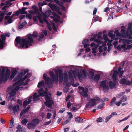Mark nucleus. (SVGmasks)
<instances>
[{"mask_svg":"<svg viewBox=\"0 0 132 132\" xmlns=\"http://www.w3.org/2000/svg\"><path fill=\"white\" fill-rule=\"evenodd\" d=\"M96 121L98 122H101L102 121V118L99 117L97 119Z\"/></svg>","mask_w":132,"mask_h":132,"instance_id":"obj_53","label":"nucleus"},{"mask_svg":"<svg viewBox=\"0 0 132 132\" xmlns=\"http://www.w3.org/2000/svg\"><path fill=\"white\" fill-rule=\"evenodd\" d=\"M51 13L52 12L51 10H49L47 11L45 14H43V20L44 18L46 19L45 17L46 18L50 17L49 15L51 14Z\"/></svg>","mask_w":132,"mask_h":132,"instance_id":"obj_26","label":"nucleus"},{"mask_svg":"<svg viewBox=\"0 0 132 132\" xmlns=\"http://www.w3.org/2000/svg\"><path fill=\"white\" fill-rule=\"evenodd\" d=\"M69 116V117L68 118V119H70V120H71V119L73 118V116L72 114V113L70 112H67Z\"/></svg>","mask_w":132,"mask_h":132,"instance_id":"obj_47","label":"nucleus"},{"mask_svg":"<svg viewBox=\"0 0 132 132\" xmlns=\"http://www.w3.org/2000/svg\"><path fill=\"white\" fill-rule=\"evenodd\" d=\"M120 100L121 101V102H123L126 101L127 100V97L126 96H124L122 97L120 99Z\"/></svg>","mask_w":132,"mask_h":132,"instance_id":"obj_42","label":"nucleus"},{"mask_svg":"<svg viewBox=\"0 0 132 132\" xmlns=\"http://www.w3.org/2000/svg\"><path fill=\"white\" fill-rule=\"evenodd\" d=\"M5 68L4 67L0 68V73L1 71L0 81L1 83H2V82H5L9 77L10 70L9 69H7L6 71V73L5 74Z\"/></svg>","mask_w":132,"mask_h":132,"instance_id":"obj_7","label":"nucleus"},{"mask_svg":"<svg viewBox=\"0 0 132 132\" xmlns=\"http://www.w3.org/2000/svg\"><path fill=\"white\" fill-rule=\"evenodd\" d=\"M73 105L71 110L74 112L76 111L80 107V105L78 104L75 103Z\"/></svg>","mask_w":132,"mask_h":132,"instance_id":"obj_21","label":"nucleus"},{"mask_svg":"<svg viewBox=\"0 0 132 132\" xmlns=\"http://www.w3.org/2000/svg\"><path fill=\"white\" fill-rule=\"evenodd\" d=\"M31 75L30 73H28L23 79H20L18 82L14 84L13 85L10 86L7 89V92H8L6 97L9 100L12 101L14 99V97L16 94V92L19 89L20 86L22 85H25L28 83L29 79H27L24 82L23 81L28 77Z\"/></svg>","mask_w":132,"mask_h":132,"instance_id":"obj_3","label":"nucleus"},{"mask_svg":"<svg viewBox=\"0 0 132 132\" xmlns=\"http://www.w3.org/2000/svg\"><path fill=\"white\" fill-rule=\"evenodd\" d=\"M35 127L36 126L31 122L28 123L27 127L28 128L30 129H34L35 128Z\"/></svg>","mask_w":132,"mask_h":132,"instance_id":"obj_27","label":"nucleus"},{"mask_svg":"<svg viewBox=\"0 0 132 132\" xmlns=\"http://www.w3.org/2000/svg\"><path fill=\"white\" fill-rule=\"evenodd\" d=\"M89 40L87 39H85L82 42V44L84 45H86L87 46H89V43L88 42Z\"/></svg>","mask_w":132,"mask_h":132,"instance_id":"obj_36","label":"nucleus"},{"mask_svg":"<svg viewBox=\"0 0 132 132\" xmlns=\"http://www.w3.org/2000/svg\"><path fill=\"white\" fill-rule=\"evenodd\" d=\"M18 74L17 73V71L16 70H14L11 73L10 75V76L9 78V79L10 80H11L16 75V76L14 79V81H16L18 80L20 78H19L18 79V78L17 77V75H18Z\"/></svg>","mask_w":132,"mask_h":132,"instance_id":"obj_14","label":"nucleus"},{"mask_svg":"<svg viewBox=\"0 0 132 132\" xmlns=\"http://www.w3.org/2000/svg\"><path fill=\"white\" fill-rule=\"evenodd\" d=\"M28 69H26V70H25L24 71V74L22 72H20V73H19V74L17 75V77L18 78V79L19 78H20L22 76H23L26 73L28 72Z\"/></svg>","mask_w":132,"mask_h":132,"instance_id":"obj_29","label":"nucleus"},{"mask_svg":"<svg viewBox=\"0 0 132 132\" xmlns=\"http://www.w3.org/2000/svg\"><path fill=\"white\" fill-rule=\"evenodd\" d=\"M90 46L91 47L93 48L92 49L93 51L92 53H94V55H96L95 53L96 52L97 48L99 45L98 44L96 45L95 43H93L90 44Z\"/></svg>","mask_w":132,"mask_h":132,"instance_id":"obj_16","label":"nucleus"},{"mask_svg":"<svg viewBox=\"0 0 132 132\" xmlns=\"http://www.w3.org/2000/svg\"><path fill=\"white\" fill-rule=\"evenodd\" d=\"M44 82L43 80H41L39 82L38 85V88L42 87H44Z\"/></svg>","mask_w":132,"mask_h":132,"instance_id":"obj_31","label":"nucleus"},{"mask_svg":"<svg viewBox=\"0 0 132 132\" xmlns=\"http://www.w3.org/2000/svg\"><path fill=\"white\" fill-rule=\"evenodd\" d=\"M118 75V73L117 70L114 69L112 71L110 75L112 76V79L108 81L105 80L101 81L100 83V86L102 88L103 91L105 92H108L110 88L111 89L116 87V84L118 82V80L117 76Z\"/></svg>","mask_w":132,"mask_h":132,"instance_id":"obj_4","label":"nucleus"},{"mask_svg":"<svg viewBox=\"0 0 132 132\" xmlns=\"http://www.w3.org/2000/svg\"><path fill=\"white\" fill-rule=\"evenodd\" d=\"M75 120L78 123L81 122H83V119L79 117H77L75 118Z\"/></svg>","mask_w":132,"mask_h":132,"instance_id":"obj_35","label":"nucleus"},{"mask_svg":"<svg viewBox=\"0 0 132 132\" xmlns=\"http://www.w3.org/2000/svg\"><path fill=\"white\" fill-rule=\"evenodd\" d=\"M1 38L0 39V50L2 49L5 43V36L4 34L1 35Z\"/></svg>","mask_w":132,"mask_h":132,"instance_id":"obj_15","label":"nucleus"},{"mask_svg":"<svg viewBox=\"0 0 132 132\" xmlns=\"http://www.w3.org/2000/svg\"><path fill=\"white\" fill-rule=\"evenodd\" d=\"M56 112L55 110L53 111V116L54 118H55L56 116Z\"/></svg>","mask_w":132,"mask_h":132,"instance_id":"obj_58","label":"nucleus"},{"mask_svg":"<svg viewBox=\"0 0 132 132\" xmlns=\"http://www.w3.org/2000/svg\"><path fill=\"white\" fill-rule=\"evenodd\" d=\"M9 108L10 110V113L13 115H14L20 110L19 106L18 104L15 105L13 106L10 105L9 106Z\"/></svg>","mask_w":132,"mask_h":132,"instance_id":"obj_10","label":"nucleus"},{"mask_svg":"<svg viewBox=\"0 0 132 132\" xmlns=\"http://www.w3.org/2000/svg\"><path fill=\"white\" fill-rule=\"evenodd\" d=\"M122 46H123V45H120L117 47V49L119 50H121V48H122Z\"/></svg>","mask_w":132,"mask_h":132,"instance_id":"obj_56","label":"nucleus"},{"mask_svg":"<svg viewBox=\"0 0 132 132\" xmlns=\"http://www.w3.org/2000/svg\"><path fill=\"white\" fill-rule=\"evenodd\" d=\"M17 129L18 130H17V132H22V128L21 127L20 125H18L17 127Z\"/></svg>","mask_w":132,"mask_h":132,"instance_id":"obj_44","label":"nucleus"},{"mask_svg":"<svg viewBox=\"0 0 132 132\" xmlns=\"http://www.w3.org/2000/svg\"><path fill=\"white\" fill-rule=\"evenodd\" d=\"M99 99L100 98L98 97H96L89 101L87 103L85 106V110H88L92 107L96 105L97 103L98 102Z\"/></svg>","mask_w":132,"mask_h":132,"instance_id":"obj_9","label":"nucleus"},{"mask_svg":"<svg viewBox=\"0 0 132 132\" xmlns=\"http://www.w3.org/2000/svg\"><path fill=\"white\" fill-rule=\"evenodd\" d=\"M38 36V34L36 32L34 31L32 34H29L27 35L25 39L20 38V37H17L15 39V45L16 46L19 48H23L24 46L26 48L31 46L34 40L32 37H36Z\"/></svg>","mask_w":132,"mask_h":132,"instance_id":"obj_5","label":"nucleus"},{"mask_svg":"<svg viewBox=\"0 0 132 132\" xmlns=\"http://www.w3.org/2000/svg\"><path fill=\"white\" fill-rule=\"evenodd\" d=\"M87 73L84 70H83L80 73H78L76 75L77 76L80 80L86 78Z\"/></svg>","mask_w":132,"mask_h":132,"instance_id":"obj_12","label":"nucleus"},{"mask_svg":"<svg viewBox=\"0 0 132 132\" xmlns=\"http://www.w3.org/2000/svg\"><path fill=\"white\" fill-rule=\"evenodd\" d=\"M79 93L80 95L84 97H86L88 96L87 92L88 89L87 88H84L82 87H79Z\"/></svg>","mask_w":132,"mask_h":132,"instance_id":"obj_11","label":"nucleus"},{"mask_svg":"<svg viewBox=\"0 0 132 132\" xmlns=\"http://www.w3.org/2000/svg\"><path fill=\"white\" fill-rule=\"evenodd\" d=\"M55 0V1L56 2V3L57 4L59 5H60L62 7V9L63 10H65V7L64 6H62V4H61L60 3V2H59V1L58 0Z\"/></svg>","mask_w":132,"mask_h":132,"instance_id":"obj_40","label":"nucleus"},{"mask_svg":"<svg viewBox=\"0 0 132 132\" xmlns=\"http://www.w3.org/2000/svg\"><path fill=\"white\" fill-rule=\"evenodd\" d=\"M100 77V76L99 75L97 74L95 76H94L93 80H94L96 81H97L99 80Z\"/></svg>","mask_w":132,"mask_h":132,"instance_id":"obj_41","label":"nucleus"},{"mask_svg":"<svg viewBox=\"0 0 132 132\" xmlns=\"http://www.w3.org/2000/svg\"><path fill=\"white\" fill-rule=\"evenodd\" d=\"M70 121V119H68L66 120L65 121H64L62 123V125H65L68 122H69Z\"/></svg>","mask_w":132,"mask_h":132,"instance_id":"obj_50","label":"nucleus"},{"mask_svg":"<svg viewBox=\"0 0 132 132\" xmlns=\"http://www.w3.org/2000/svg\"><path fill=\"white\" fill-rule=\"evenodd\" d=\"M55 0V1L56 2V3L57 4L59 5H60L62 7V9L63 10H65V7L64 6H62V4H61L60 3V2H59V1L58 0Z\"/></svg>","mask_w":132,"mask_h":132,"instance_id":"obj_39","label":"nucleus"},{"mask_svg":"<svg viewBox=\"0 0 132 132\" xmlns=\"http://www.w3.org/2000/svg\"><path fill=\"white\" fill-rule=\"evenodd\" d=\"M27 23L26 21H24L23 22L22 24V26H21V27H20L21 24H19L18 26V28L19 29H21L23 26H25L26 24Z\"/></svg>","mask_w":132,"mask_h":132,"instance_id":"obj_43","label":"nucleus"},{"mask_svg":"<svg viewBox=\"0 0 132 132\" xmlns=\"http://www.w3.org/2000/svg\"><path fill=\"white\" fill-rule=\"evenodd\" d=\"M89 46H87V45H85L84 46V47L85 48L86 53L88 52L90 50V49L88 47Z\"/></svg>","mask_w":132,"mask_h":132,"instance_id":"obj_37","label":"nucleus"},{"mask_svg":"<svg viewBox=\"0 0 132 132\" xmlns=\"http://www.w3.org/2000/svg\"><path fill=\"white\" fill-rule=\"evenodd\" d=\"M120 82L121 84H125L128 85L131 84V81L128 80H127L125 79H122L120 80Z\"/></svg>","mask_w":132,"mask_h":132,"instance_id":"obj_22","label":"nucleus"},{"mask_svg":"<svg viewBox=\"0 0 132 132\" xmlns=\"http://www.w3.org/2000/svg\"><path fill=\"white\" fill-rule=\"evenodd\" d=\"M95 71L92 69L89 70V76L90 77L91 81H93L94 77V74Z\"/></svg>","mask_w":132,"mask_h":132,"instance_id":"obj_20","label":"nucleus"},{"mask_svg":"<svg viewBox=\"0 0 132 132\" xmlns=\"http://www.w3.org/2000/svg\"><path fill=\"white\" fill-rule=\"evenodd\" d=\"M116 100V98L114 97L113 98L110 103V105L111 106H113Z\"/></svg>","mask_w":132,"mask_h":132,"instance_id":"obj_38","label":"nucleus"},{"mask_svg":"<svg viewBox=\"0 0 132 132\" xmlns=\"http://www.w3.org/2000/svg\"><path fill=\"white\" fill-rule=\"evenodd\" d=\"M123 63H121L120 64V66L118 68V71L119 73V77L120 78L122 77V75L123 72V71H120L122 68V67H123Z\"/></svg>","mask_w":132,"mask_h":132,"instance_id":"obj_25","label":"nucleus"},{"mask_svg":"<svg viewBox=\"0 0 132 132\" xmlns=\"http://www.w3.org/2000/svg\"><path fill=\"white\" fill-rule=\"evenodd\" d=\"M77 67L73 66L72 65H70L69 67H68L67 68L70 69L71 70H78L77 69Z\"/></svg>","mask_w":132,"mask_h":132,"instance_id":"obj_34","label":"nucleus"},{"mask_svg":"<svg viewBox=\"0 0 132 132\" xmlns=\"http://www.w3.org/2000/svg\"><path fill=\"white\" fill-rule=\"evenodd\" d=\"M65 110V109L64 108H62L61 109L59 112V113H62Z\"/></svg>","mask_w":132,"mask_h":132,"instance_id":"obj_57","label":"nucleus"},{"mask_svg":"<svg viewBox=\"0 0 132 132\" xmlns=\"http://www.w3.org/2000/svg\"><path fill=\"white\" fill-rule=\"evenodd\" d=\"M103 39H104V38H103ZM104 40H105V41L103 43V41H102V43L103 44L102 46L103 47H104L103 48V49L104 50L106 51L107 50V47H104L106 45V43H107L106 44L107 45H108V46L109 45H108L107 44V43H108V42L107 41V42H106ZM101 44H102V43ZM110 44L111 45V46H109V47H108V51L109 52H110V49H111V48H110V47L112 46V45L111 44V43Z\"/></svg>","mask_w":132,"mask_h":132,"instance_id":"obj_23","label":"nucleus"},{"mask_svg":"<svg viewBox=\"0 0 132 132\" xmlns=\"http://www.w3.org/2000/svg\"><path fill=\"white\" fill-rule=\"evenodd\" d=\"M71 102H70V101L68 102L67 104V106L68 108H69L71 105Z\"/></svg>","mask_w":132,"mask_h":132,"instance_id":"obj_61","label":"nucleus"},{"mask_svg":"<svg viewBox=\"0 0 132 132\" xmlns=\"http://www.w3.org/2000/svg\"><path fill=\"white\" fill-rule=\"evenodd\" d=\"M52 115V114L51 113H47V118L48 119H50Z\"/></svg>","mask_w":132,"mask_h":132,"instance_id":"obj_52","label":"nucleus"},{"mask_svg":"<svg viewBox=\"0 0 132 132\" xmlns=\"http://www.w3.org/2000/svg\"><path fill=\"white\" fill-rule=\"evenodd\" d=\"M122 103L121 101L120 100L119 101L116 102H115V104L117 106H119Z\"/></svg>","mask_w":132,"mask_h":132,"instance_id":"obj_49","label":"nucleus"},{"mask_svg":"<svg viewBox=\"0 0 132 132\" xmlns=\"http://www.w3.org/2000/svg\"><path fill=\"white\" fill-rule=\"evenodd\" d=\"M51 120L48 121H47V122H45V123L44 125H48L50 123H51Z\"/></svg>","mask_w":132,"mask_h":132,"instance_id":"obj_60","label":"nucleus"},{"mask_svg":"<svg viewBox=\"0 0 132 132\" xmlns=\"http://www.w3.org/2000/svg\"><path fill=\"white\" fill-rule=\"evenodd\" d=\"M31 122L35 126H36L39 123V120L38 119H34L32 120Z\"/></svg>","mask_w":132,"mask_h":132,"instance_id":"obj_28","label":"nucleus"},{"mask_svg":"<svg viewBox=\"0 0 132 132\" xmlns=\"http://www.w3.org/2000/svg\"><path fill=\"white\" fill-rule=\"evenodd\" d=\"M39 37L41 38H43L44 36V35L42 33H41L39 35Z\"/></svg>","mask_w":132,"mask_h":132,"instance_id":"obj_64","label":"nucleus"},{"mask_svg":"<svg viewBox=\"0 0 132 132\" xmlns=\"http://www.w3.org/2000/svg\"><path fill=\"white\" fill-rule=\"evenodd\" d=\"M53 16H51V18L53 19V20L55 22L58 21L60 19V17L59 15L55 13H53Z\"/></svg>","mask_w":132,"mask_h":132,"instance_id":"obj_18","label":"nucleus"},{"mask_svg":"<svg viewBox=\"0 0 132 132\" xmlns=\"http://www.w3.org/2000/svg\"><path fill=\"white\" fill-rule=\"evenodd\" d=\"M103 46H100L99 47L98 49L99 51L100 52H102L103 51Z\"/></svg>","mask_w":132,"mask_h":132,"instance_id":"obj_62","label":"nucleus"},{"mask_svg":"<svg viewBox=\"0 0 132 132\" xmlns=\"http://www.w3.org/2000/svg\"><path fill=\"white\" fill-rule=\"evenodd\" d=\"M26 17L29 19H31L32 16L31 14H28L26 15Z\"/></svg>","mask_w":132,"mask_h":132,"instance_id":"obj_55","label":"nucleus"},{"mask_svg":"<svg viewBox=\"0 0 132 132\" xmlns=\"http://www.w3.org/2000/svg\"><path fill=\"white\" fill-rule=\"evenodd\" d=\"M28 120L26 119H24L21 122L24 125L26 124Z\"/></svg>","mask_w":132,"mask_h":132,"instance_id":"obj_48","label":"nucleus"},{"mask_svg":"<svg viewBox=\"0 0 132 132\" xmlns=\"http://www.w3.org/2000/svg\"><path fill=\"white\" fill-rule=\"evenodd\" d=\"M6 13L5 12H3L2 13L0 14L1 17H2V18H3V16Z\"/></svg>","mask_w":132,"mask_h":132,"instance_id":"obj_63","label":"nucleus"},{"mask_svg":"<svg viewBox=\"0 0 132 132\" xmlns=\"http://www.w3.org/2000/svg\"><path fill=\"white\" fill-rule=\"evenodd\" d=\"M46 4V3L45 1H44L43 2H40L38 3V5L39 6H42Z\"/></svg>","mask_w":132,"mask_h":132,"instance_id":"obj_45","label":"nucleus"},{"mask_svg":"<svg viewBox=\"0 0 132 132\" xmlns=\"http://www.w3.org/2000/svg\"><path fill=\"white\" fill-rule=\"evenodd\" d=\"M30 107L29 106L25 110H23L21 111L20 114V116H22L24 114H25L27 112L28 110L30 109Z\"/></svg>","mask_w":132,"mask_h":132,"instance_id":"obj_30","label":"nucleus"},{"mask_svg":"<svg viewBox=\"0 0 132 132\" xmlns=\"http://www.w3.org/2000/svg\"><path fill=\"white\" fill-rule=\"evenodd\" d=\"M43 20L44 22L47 24V27L48 28L50 31H51L52 30V28L51 27L50 25L49 24L48 22L47 19H46L44 18Z\"/></svg>","mask_w":132,"mask_h":132,"instance_id":"obj_33","label":"nucleus"},{"mask_svg":"<svg viewBox=\"0 0 132 132\" xmlns=\"http://www.w3.org/2000/svg\"><path fill=\"white\" fill-rule=\"evenodd\" d=\"M119 42L123 44L122 48L124 50H129L132 47V44H130L132 42V40L121 38L120 39Z\"/></svg>","mask_w":132,"mask_h":132,"instance_id":"obj_8","label":"nucleus"},{"mask_svg":"<svg viewBox=\"0 0 132 132\" xmlns=\"http://www.w3.org/2000/svg\"><path fill=\"white\" fill-rule=\"evenodd\" d=\"M112 117L111 115L109 116H107L106 118V120L105 122H107Z\"/></svg>","mask_w":132,"mask_h":132,"instance_id":"obj_51","label":"nucleus"},{"mask_svg":"<svg viewBox=\"0 0 132 132\" xmlns=\"http://www.w3.org/2000/svg\"><path fill=\"white\" fill-rule=\"evenodd\" d=\"M114 33L116 34V36L117 37H116V35L112 34L111 32H109L108 34L109 36L111 38V40H110L108 38L107 35L106 34H104L103 36V38L104 40L106 42H108V43H107L108 45H109L108 47L109 48V46H111V45L110 44L112 42L113 40H116L118 39V37L120 36V34L118 32V30H116L114 32Z\"/></svg>","mask_w":132,"mask_h":132,"instance_id":"obj_6","label":"nucleus"},{"mask_svg":"<svg viewBox=\"0 0 132 132\" xmlns=\"http://www.w3.org/2000/svg\"><path fill=\"white\" fill-rule=\"evenodd\" d=\"M104 104L103 103H102L101 104H100L98 107V108L99 109H101L103 108L104 105Z\"/></svg>","mask_w":132,"mask_h":132,"instance_id":"obj_54","label":"nucleus"},{"mask_svg":"<svg viewBox=\"0 0 132 132\" xmlns=\"http://www.w3.org/2000/svg\"><path fill=\"white\" fill-rule=\"evenodd\" d=\"M48 5L50 7L52 10L56 11L60 15H61L62 14L61 13L59 10V7H56L54 4L49 3L48 4Z\"/></svg>","mask_w":132,"mask_h":132,"instance_id":"obj_13","label":"nucleus"},{"mask_svg":"<svg viewBox=\"0 0 132 132\" xmlns=\"http://www.w3.org/2000/svg\"><path fill=\"white\" fill-rule=\"evenodd\" d=\"M54 71L55 73V76L54 74L52 71L50 72L49 74L51 77L52 81L50 77H47V75L46 74H44L43 75V78L44 79L45 81L46 84L48 85L49 84H51L52 83V82H54L55 80L57 81H58V75H59V81L60 83L62 82L63 79V76L64 77V82L63 84L66 85V86L64 88V92L67 93L68 92L69 86L70 85H72L73 86L76 87L79 85L78 83H76L75 84H73L74 80L73 78L76 77V76L73 73L72 74L70 72H69L68 74L71 80L72 81L71 83H67L68 80V76L67 73H65L63 75L62 74V71L59 69H55L53 70Z\"/></svg>","mask_w":132,"mask_h":132,"instance_id":"obj_1","label":"nucleus"},{"mask_svg":"<svg viewBox=\"0 0 132 132\" xmlns=\"http://www.w3.org/2000/svg\"><path fill=\"white\" fill-rule=\"evenodd\" d=\"M132 27V23H129L127 29V31H128L131 29Z\"/></svg>","mask_w":132,"mask_h":132,"instance_id":"obj_46","label":"nucleus"},{"mask_svg":"<svg viewBox=\"0 0 132 132\" xmlns=\"http://www.w3.org/2000/svg\"><path fill=\"white\" fill-rule=\"evenodd\" d=\"M91 41L94 40L95 42H96L97 44H101L102 43V41L99 39H96L95 37L92 38L90 39Z\"/></svg>","mask_w":132,"mask_h":132,"instance_id":"obj_32","label":"nucleus"},{"mask_svg":"<svg viewBox=\"0 0 132 132\" xmlns=\"http://www.w3.org/2000/svg\"><path fill=\"white\" fill-rule=\"evenodd\" d=\"M39 19V22L42 23H44V20L43 18L42 17L41 15L40 14L38 13V15L36 16H34L33 18V19L34 21H37V17Z\"/></svg>","mask_w":132,"mask_h":132,"instance_id":"obj_17","label":"nucleus"},{"mask_svg":"<svg viewBox=\"0 0 132 132\" xmlns=\"http://www.w3.org/2000/svg\"><path fill=\"white\" fill-rule=\"evenodd\" d=\"M14 15V14L12 15L11 17L9 18V16L7 15L5 16V20L8 19L7 21H6L5 22V25H6L9 23H11L12 22V19Z\"/></svg>","mask_w":132,"mask_h":132,"instance_id":"obj_19","label":"nucleus"},{"mask_svg":"<svg viewBox=\"0 0 132 132\" xmlns=\"http://www.w3.org/2000/svg\"><path fill=\"white\" fill-rule=\"evenodd\" d=\"M45 90L43 91L42 88L40 89L38 91L39 94L35 93L33 95H30L29 97L28 101L27 100L25 101L23 104V105L24 107H26L27 105L29 104L31 101V99H33V101H36L39 99L40 96H45V99L46 100V102H44L45 105L48 107H51L53 104V102L51 98L48 96V95H50V94H48L47 88H45Z\"/></svg>","mask_w":132,"mask_h":132,"instance_id":"obj_2","label":"nucleus"},{"mask_svg":"<svg viewBox=\"0 0 132 132\" xmlns=\"http://www.w3.org/2000/svg\"><path fill=\"white\" fill-rule=\"evenodd\" d=\"M22 8L21 9H19L18 11H16L15 12V15H18L20 14H26L27 13V12L26 11L24 10H23Z\"/></svg>","mask_w":132,"mask_h":132,"instance_id":"obj_24","label":"nucleus"},{"mask_svg":"<svg viewBox=\"0 0 132 132\" xmlns=\"http://www.w3.org/2000/svg\"><path fill=\"white\" fill-rule=\"evenodd\" d=\"M17 103L18 105H19V106H21L22 105L21 101L20 100H18L17 102Z\"/></svg>","mask_w":132,"mask_h":132,"instance_id":"obj_59","label":"nucleus"}]
</instances>
